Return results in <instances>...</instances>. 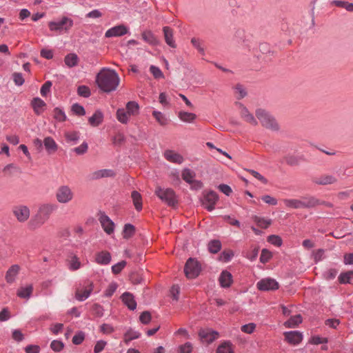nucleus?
<instances>
[{
	"instance_id": "54",
	"label": "nucleus",
	"mask_w": 353,
	"mask_h": 353,
	"mask_svg": "<svg viewBox=\"0 0 353 353\" xmlns=\"http://www.w3.org/2000/svg\"><path fill=\"white\" fill-rule=\"evenodd\" d=\"M234 90L237 94H239V96L237 97L238 99H241L244 98L247 95V92L244 87L240 84L238 83L234 87Z\"/></svg>"
},
{
	"instance_id": "28",
	"label": "nucleus",
	"mask_w": 353,
	"mask_h": 353,
	"mask_svg": "<svg viewBox=\"0 0 353 353\" xmlns=\"http://www.w3.org/2000/svg\"><path fill=\"white\" fill-rule=\"evenodd\" d=\"M126 112L129 116H135L139 113V105L135 101H130L126 103Z\"/></svg>"
},
{
	"instance_id": "12",
	"label": "nucleus",
	"mask_w": 353,
	"mask_h": 353,
	"mask_svg": "<svg viewBox=\"0 0 353 353\" xmlns=\"http://www.w3.org/2000/svg\"><path fill=\"white\" fill-rule=\"evenodd\" d=\"M218 200V195L216 192L211 191L208 192L203 201V204L208 211H212Z\"/></svg>"
},
{
	"instance_id": "27",
	"label": "nucleus",
	"mask_w": 353,
	"mask_h": 353,
	"mask_svg": "<svg viewBox=\"0 0 353 353\" xmlns=\"http://www.w3.org/2000/svg\"><path fill=\"white\" fill-rule=\"evenodd\" d=\"M92 175L93 179H98L103 177H112L115 175V172L110 169H104L96 171Z\"/></svg>"
},
{
	"instance_id": "30",
	"label": "nucleus",
	"mask_w": 353,
	"mask_h": 353,
	"mask_svg": "<svg viewBox=\"0 0 353 353\" xmlns=\"http://www.w3.org/2000/svg\"><path fill=\"white\" fill-rule=\"evenodd\" d=\"M19 271V266L17 265H12L6 272V279L8 283H12Z\"/></svg>"
},
{
	"instance_id": "23",
	"label": "nucleus",
	"mask_w": 353,
	"mask_h": 353,
	"mask_svg": "<svg viewBox=\"0 0 353 353\" xmlns=\"http://www.w3.org/2000/svg\"><path fill=\"white\" fill-rule=\"evenodd\" d=\"M336 181V179L330 175H323L313 179V182L318 185H330Z\"/></svg>"
},
{
	"instance_id": "60",
	"label": "nucleus",
	"mask_w": 353,
	"mask_h": 353,
	"mask_svg": "<svg viewBox=\"0 0 353 353\" xmlns=\"http://www.w3.org/2000/svg\"><path fill=\"white\" fill-rule=\"evenodd\" d=\"M140 321L143 324H148L151 321V314L149 312L145 311L141 313L139 317Z\"/></svg>"
},
{
	"instance_id": "52",
	"label": "nucleus",
	"mask_w": 353,
	"mask_h": 353,
	"mask_svg": "<svg viewBox=\"0 0 353 353\" xmlns=\"http://www.w3.org/2000/svg\"><path fill=\"white\" fill-rule=\"evenodd\" d=\"M127 263L125 261H121L112 266V271L114 274H118L125 267Z\"/></svg>"
},
{
	"instance_id": "22",
	"label": "nucleus",
	"mask_w": 353,
	"mask_h": 353,
	"mask_svg": "<svg viewBox=\"0 0 353 353\" xmlns=\"http://www.w3.org/2000/svg\"><path fill=\"white\" fill-rule=\"evenodd\" d=\"M56 210V205L51 203H43L39 208L38 212L49 219L50 214Z\"/></svg>"
},
{
	"instance_id": "1",
	"label": "nucleus",
	"mask_w": 353,
	"mask_h": 353,
	"mask_svg": "<svg viewBox=\"0 0 353 353\" xmlns=\"http://www.w3.org/2000/svg\"><path fill=\"white\" fill-rule=\"evenodd\" d=\"M103 72H100L96 77V83L100 90L104 92H111L114 91L120 82L118 74L114 70L103 69Z\"/></svg>"
},
{
	"instance_id": "3",
	"label": "nucleus",
	"mask_w": 353,
	"mask_h": 353,
	"mask_svg": "<svg viewBox=\"0 0 353 353\" xmlns=\"http://www.w3.org/2000/svg\"><path fill=\"white\" fill-rule=\"evenodd\" d=\"M74 196L72 190L66 185L59 186L55 192V198L58 203L67 204L71 202Z\"/></svg>"
},
{
	"instance_id": "24",
	"label": "nucleus",
	"mask_w": 353,
	"mask_h": 353,
	"mask_svg": "<svg viewBox=\"0 0 353 353\" xmlns=\"http://www.w3.org/2000/svg\"><path fill=\"white\" fill-rule=\"evenodd\" d=\"M111 261V255L107 251L98 252L95 256V261L100 265H108Z\"/></svg>"
},
{
	"instance_id": "42",
	"label": "nucleus",
	"mask_w": 353,
	"mask_h": 353,
	"mask_svg": "<svg viewBox=\"0 0 353 353\" xmlns=\"http://www.w3.org/2000/svg\"><path fill=\"white\" fill-rule=\"evenodd\" d=\"M221 248V243L219 240L211 241L208 243V250L211 253H217Z\"/></svg>"
},
{
	"instance_id": "16",
	"label": "nucleus",
	"mask_w": 353,
	"mask_h": 353,
	"mask_svg": "<svg viewBox=\"0 0 353 353\" xmlns=\"http://www.w3.org/2000/svg\"><path fill=\"white\" fill-rule=\"evenodd\" d=\"M285 340L293 345L299 343L303 339V336L301 332L297 331L286 332L284 333Z\"/></svg>"
},
{
	"instance_id": "46",
	"label": "nucleus",
	"mask_w": 353,
	"mask_h": 353,
	"mask_svg": "<svg viewBox=\"0 0 353 353\" xmlns=\"http://www.w3.org/2000/svg\"><path fill=\"white\" fill-rule=\"evenodd\" d=\"M12 79L17 86H21L25 82V79L21 72H14L12 74Z\"/></svg>"
},
{
	"instance_id": "20",
	"label": "nucleus",
	"mask_w": 353,
	"mask_h": 353,
	"mask_svg": "<svg viewBox=\"0 0 353 353\" xmlns=\"http://www.w3.org/2000/svg\"><path fill=\"white\" fill-rule=\"evenodd\" d=\"M103 113L101 110H97L93 114L89 117L88 123L92 127H97L103 121Z\"/></svg>"
},
{
	"instance_id": "64",
	"label": "nucleus",
	"mask_w": 353,
	"mask_h": 353,
	"mask_svg": "<svg viewBox=\"0 0 353 353\" xmlns=\"http://www.w3.org/2000/svg\"><path fill=\"white\" fill-rule=\"evenodd\" d=\"M40 55L41 57L50 60L53 58V52L52 50L43 48L40 52Z\"/></svg>"
},
{
	"instance_id": "45",
	"label": "nucleus",
	"mask_w": 353,
	"mask_h": 353,
	"mask_svg": "<svg viewBox=\"0 0 353 353\" xmlns=\"http://www.w3.org/2000/svg\"><path fill=\"white\" fill-rule=\"evenodd\" d=\"M77 93L79 96L84 98H88L91 95V91L87 85H79L77 88Z\"/></svg>"
},
{
	"instance_id": "62",
	"label": "nucleus",
	"mask_w": 353,
	"mask_h": 353,
	"mask_svg": "<svg viewBox=\"0 0 353 353\" xmlns=\"http://www.w3.org/2000/svg\"><path fill=\"white\" fill-rule=\"evenodd\" d=\"M50 347L55 352L61 351L63 347V343L57 340H54L51 342Z\"/></svg>"
},
{
	"instance_id": "36",
	"label": "nucleus",
	"mask_w": 353,
	"mask_h": 353,
	"mask_svg": "<svg viewBox=\"0 0 353 353\" xmlns=\"http://www.w3.org/2000/svg\"><path fill=\"white\" fill-rule=\"evenodd\" d=\"M216 353H234L233 345L230 341H224L219 345Z\"/></svg>"
},
{
	"instance_id": "44",
	"label": "nucleus",
	"mask_w": 353,
	"mask_h": 353,
	"mask_svg": "<svg viewBox=\"0 0 353 353\" xmlns=\"http://www.w3.org/2000/svg\"><path fill=\"white\" fill-rule=\"evenodd\" d=\"M339 280L341 283H350L353 280V272L349 271L347 272L341 274Z\"/></svg>"
},
{
	"instance_id": "2",
	"label": "nucleus",
	"mask_w": 353,
	"mask_h": 353,
	"mask_svg": "<svg viewBox=\"0 0 353 353\" xmlns=\"http://www.w3.org/2000/svg\"><path fill=\"white\" fill-rule=\"evenodd\" d=\"M256 116L264 128L274 132L279 130L278 123L270 112L263 109H258L256 111Z\"/></svg>"
},
{
	"instance_id": "34",
	"label": "nucleus",
	"mask_w": 353,
	"mask_h": 353,
	"mask_svg": "<svg viewBox=\"0 0 353 353\" xmlns=\"http://www.w3.org/2000/svg\"><path fill=\"white\" fill-rule=\"evenodd\" d=\"M33 291V287L32 285H29L26 287H21L17 291V296L20 298L28 299L31 296Z\"/></svg>"
},
{
	"instance_id": "48",
	"label": "nucleus",
	"mask_w": 353,
	"mask_h": 353,
	"mask_svg": "<svg viewBox=\"0 0 353 353\" xmlns=\"http://www.w3.org/2000/svg\"><path fill=\"white\" fill-rule=\"evenodd\" d=\"M81 267V262L77 256H72L69 262V268L72 270H77Z\"/></svg>"
},
{
	"instance_id": "32",
	"label": "nucleus",
	"mask_w": 353,
	"mask_h": 353,
	"mask_svg": "<svg viewBox=\"0 0 353 353\" xmlns=\"http://www.w3.org/2000/svg\"><path fill=\"white\" fill-rule=\"evenodd\" d=\"M252 219L257 226L263 229L268 228L272 223L270 219L258 216H253Z\"/></svg>"
},
{
	"instance_id": "15",
	"label": "nucleus",
	"mask_w": 353,
	"mask_h": 353,
	"mask_svg": "<svg viewBox=\"0 0 353 353\" xmlns=\"http://www.w3.org/2000/svg\"><path fill=\"white\" fill-rule=\"evenodd\" d=\"M195 174L194 172L189 169H184L182 172V178L187 183L191 184L194 183V187L196 188H201V183L199 181H194Z\"/></svg>"
},
{
	"instance_id": "5",
	"label": "nucleus",
	"mask_w": 353,
	"mask_h": 353,
	"mask_svg": "<svg viewBox=\"0 0 353 353\" xmlns=\"http://www.w3.org/2000/svg\"><path fill=\"white\" fill-rule=\"evenodd\" d=\"M12 213L19 223L28 221L30 216V208L24 204H17L12 207Z\"/></svg>"
},
{
	"instance_id": "26",
	"label": "nucleus",
	"mask_w": 353,
	"mask_h": 353,
	"mask_svg": "<svg viewBox=\"0 0 353 353\" xmlns=\"http://www.w3.org/2000/svg\"><path fill=\"white\" fill-rule=\"evenodd\" d=\"M219 282L222 287L228 288L232 282V276L228 271H223L220 275Z\"/></svg>"
},
{
	"instance_id": "56",
	"label": "nucleus",
	"mask_w": 353,
	"mask_h": 353,
	"mask_svg": "<svg viewBox=\"0 0 353 353\" xmlns=\"http://www.w3.org/2000/svg\"><path fill=\"white\" fill-rule=\"evenodd\" d=\"M150 72L152 74L155 79H159L163 77V74L160 68L155 65H150Z\"/></svg>"
},
{
	"instance_id": "47",
	"label": "nucleus",
	"mask_w": 353,
	"mask_h": 353,
	"mask_svg": "<svg viewBox=\"0 0 353 353\" xmlns=\"http://www.w3.org/2000/svg\"><path fill=\"white\" fill-rule=\"evenodd\" d=\"M72 111L77 116H83L85 114V110L84 107L79 103H74L72 105Z\"/></svg>"
},
{
	"instance_id": "40",
	"label": "nucleus",
	"mask_w": 353,
	"mask_h": 353,
	"mask_svg": "<svg viewBox=\"0 0 353 353\" xmlns=\"http://www.w3.org/2000/svg\"><path fill=\"white\" fill-rule=\"evenodd\" d=\"M131 196L135 208L139 211L141 210L142 209V199L141 194L137 191H133Z\"/></svg>"
},
{
	"instance_id": "63",
	"label": "nucleus",
	"mask_w": 353,
	"mask_h": 353,
	"mask_svg": "<svg viewBox=\"0 0 353 353\" xmlns=\"http://www.w3.org/2000/svg\"><path fill=\"white\" fill-rule=\"evenodd\" d=\"M261 200L265 203L271 205H276L277 204V199L271 196L270 195H264L261 197Z\"/></svg>"
},
{
	"instance_id": "57",
	"label": "nucleus",
	"mask_w": 353,
	"mask_h": 353,
	"mask_svg": "<svg viewBox=\"0 0 353 353\" xmlns=\"http://www.w3.org/2000/svg\"><path fill=\"white\" fill-rule=\"evenodd\" d=\"M271 257H272L271 252L265 249H263L261 251V256H260V261L263 263H265L268 261H269V260L271 259Z\"/></svg>"
},
{
	"instance_id": "37",
	"label": "nucleus",
	"mask_w": 353,
	"mask_h": 353,
	"mask_svg": "<svg viewBox=\"0 0 353 353\" xmlns=\"http://www.w3.org/2000/svg\"><path fill=\"white\" fill-rule=\"evenodd\" d=\"M302 322V317L301 315H295L284 323V326L288 328L295 327Z\"/></svg>"
},
{
	"instance_id": "18",
	"label": "nucleus",
	"mask_w": 353,
	"mask_h": 353,
	"mask_svg": "<svg viewBox=\"0 0 353 353\" xmlns=\"http://www.w3.org/2000/svg\"><path fill=\"white\" fill-rule=\"evenodd\" d=\"M99 221L102 228L107 234H110L114 232V224L108 216L105 214L101 215Z\"/></svg>"
},
{
	"instance_id": "8",
	"label": "nucleus",
	"mask_w": 353,
	"mask_h": 353,
	"mask_svg": "<svg viewBox=\"0 0 353 353\" xmlns=\"http://www.w3.org/2000/svg\"><path fill=\"white\" fill-rule=\"evenodd\" d=\"M256 287L261 291L275 290L279 288V283L274 279L265 278L260 280Z\"/></svg>"
},
{
	"instance_id": "29",
	"label": "nucleus",
	"mask_w": 353,
	"mask_h": 353,
	"mask_svg": "<svg viewBox=\"0 0 353 353\" xmlns=\"http://www.w3.org/2000/svg\"><path fill=\"white\" fill-rule=\"evenodd\" d=\"M64 63L68 68H73L78 65L79 57L75 53H69L64 58Z\"/></svg>"
},
{
	"instance_id": "39",
	"label": "nucleus",
	"mask_w": 353,
	"mask_h": 353,
	"mask_svg": "<svg viewBox=\"0 0 353 353\" xmlns=\"http://www.w3.org/2000/svg\"><path fill=\"white\" fill-rule=\"evenodd\" d=\"M117 119L120 123L123 124H127L128 123L129 119L128 114L126 110L123 108H119L117 110Z\"/></svg>"
},
{
	"instance_id": "55",
	"label": "nucleus",
	"mask_w": 353,
	"mask_h": 353,
	"mask_svg": "<svg viewBox=\"0 0 353 353\" xmlns=\"http://www.w3.org/2000/svg\"><path fill=\"white\" fill-rule=\"evenodd\" d=\"M52 83L50 81H46L41 88L40 93L43 97L47 96L50 91Z\"/></svg>"
},
{
	"instance_id": "11",
	"label": "nucleus",
	"mask_w": 353,
	"mask_h": 353,
	"mask_svg": "<svg viewBox=\"0 0 353 353\" xmlns=\"http://www.w3.org/2000/svg\"><path fill=\"white\" fill-rule=\"evenodd\" d=\"M48 220V219L45 216L41 214L39 212H37L28 222V228L31 230H34L41 227Z\"/></svg>"
},
{
	"instance_id": "7",
	"label": "nucleus",
	"mask_w": 353,
	"mask_h": 353,
	"mask_svg": "<svg viewBox=\"0 0 353 353\" xmlns=\"http://www.w3.org/2000/svg\"><path fill=\"white\" fill-rule=\"evenodd\" d=\"M184 272L187 278L194 279L201 272V265L196 260L190 258L185 265Z\"/></svg>"
},
{
	"instance_id": "58",
	"label": "nucleus",
	"mask_w": 353,
	"mask_h": 353,
	"mask_svg": "<svg viewBox=\"0 0 353 353\" xmlns=\"http://www.w3.org/2000/svg\"><path fill=\"white\" fill-rule=\"evenodd\" d=\"M192 350V345L190 342H187L183 345H181L179 347V353H191Z\"/></svg>"
},
{
	"instance_id": "41",
	"label": "nucleus",
	"mask_w": 353,
	"mask_h": 353,
	"mask_svg": "<svg viewBox=\"0 0 353 353\" xmlns=\"http://www.w3.org/2000/svg\"><path fill=\"white\" fill-rule=\"evenodd\" d=\"M54 118L58 121L63 122L66 120L67 117L63 108L57 107L54 109Z\"/></svg>"
},
{
	"instance_id": "49",
	"label": "nucleus",
	"mask_w": 353,
	"mask_h": 353,
	"mask_svg": "<svg viewBox=\"0 0 353 353\" xmlns=\"http://www.w3.org/2000/svg\"><path fill=\"white\" fill-rule=\"evenodd\" d=\"M65 139L68 142H71L74 144L77 143L79 139V132H68L65 134Z\"/></svg>"
},
{
	"instance_id": "43",
	"label": "nucleus",
	"mask_w": 353,
	"mask_h": 353,
	"mask_svg": "<svg viewBox=\"0 0 353 353\" xmlns=\"http://www.w3.org/2000/svg\"><path fill=\"white\" fill-rule=\"evenodd\" d=\"M140 333L133 330H129L126 332V333L124 335V341L126 343H128L129 341L138 339L140 336Z\"/></svg>"
},
{
	"instance_id": "9",
	"label": "nucleus",
	"mask_w": 353,
	"mask_h": 353,
	"mask_svg": "<svg viewBox=\"0 0 353 353\" xmlns=\"http://www.w3.org/2000/svg\"><path fill=\"white\" fill-rule=\"evenodd\" d=\"M128 32V28L123 24H121L108 29L105 33V37L106 38L121 37L126 34Z\"/></svg>"
},
{
	"instance_id": "51",
	"label": "nucleus",
	"mask_w": 353,
	"mask_h": 353,
	"mask_svg": "<svg viewBox=\"0 0 353 353\" xmlns=\"http://www.w3.org/2000/svg\"><path fill=\"white\" fill-rule=\"evenodd\" d=\"M134 233V227L131 224H126L123 230V237L130 238Z\"/></svg>"
},
{
	"instance_id": "4",
	"label": "nucleus",
	"mask_w": 353,
	"mask_h": 353,
	"mask_svg": "<svg viewBox=\"0 0 353 353\" xmlns=\"http://www.w3.org/2000/svg\"><path fill=\"white\" fill-rule=\"evenodd\" d=\"M155 194L170 206H175L177 203L175 193L174 190L170 188L163 189L157 187L155 190Z\"/></svg>"
},
{
	"instance_id": "53",
	"label": "nucleus",
	"mask_w": 353,
	"mask_h": 353,
	"mask_svg": "<svg viewBox=\"0 0 353 353\" xmlns=\"http://www.w3.org/2000/svg\"><path fill=\"white\" fill-rule=\"evenodd\" d=\"M234 256V252L232 250H228L223 251L220 255V260L224 262L229 261Z\"/></svg>"
},
{
	"instance_id": "19",
	"label": "nucleus",
	"mask_w": 353,
	"mask_h": 353,
	"mask_svg": "<svg viewBox=\"0 0 353 353\" xmlns=\"http://www.w3.org/2000/svg\"><path fill=\"white\" fill-rule=\"evenodd\" d=\"M163 32L164 34L165 41L170 48H175L176 44L174 39L173 30L169 26H164L163 28Z\"/></svg>"
},
{
	"instance_id": "61",
	"label": "nucleus",
	"mask_w": 353,
	"mask_h": 353,
	"mask_svg": "<svg viewBox=\"0 0 353 353\" xmlns=\"http://www.w3.org/2000/svg\"><path fill=\"white\" fill-rule=\"evenodd\" d=\"M256 327V325L253 323H250L246 325H244L241 327V330L242 332L247 334H252Z\"/></svg>"
},
{
	"instance_id": "35",
	"label": "nucleus",
	"mask_w": 353,
	"mask_h": 353,
	"mask_svg": "<svg viewBox=\"0 0 353 353\" xmlns=\"http://www.w3.org/2000/svg\"><path fill=\"white\" fill-rule=\"evenodd\" d=\"M178 117L182 121L186 123H192L196 118V116L194 113L188 112L185 111H180L178 114Z\"/></svg>"
},
{
	"instance_id": "25",
	"label": "nucleus",
	"mask_w": 353,
	"mask_h": 353,
	"mask_svg": "<svg viewBox=\"0 0 353 353\" xmlns=\"http://www.w3.org/2000/svg\"><path fill=\"white\" fill-rule=\"evenodd\" d=\"M121 298L124 304L127 305L130 310H134L136 309L137 303L134 301V296L132 294L129 292H125L123 294Z\"/></svg>"
},
{
	"instance_id": "6",
	"label": "nucleus",
	"mask_w": 353,
	"mask_h": 353,
	"mask_svg": "<svg viewBox=\"0 0 353 353\" xmlns=\"http://www.w3.org/2000/svg\"><path fill=\"white\" fill-rule=\"evenodd\" d=\"M73 24L72 19L68 17H63L59 21H50L48 27L51 31L61 32L63 30L68 31L73 26Z\"/></svg>"
},
{
	"instance_id": "38",
	"label": "nucleus",
	"mask_w": 353,
	"mask_h": 353,
	"mask_svg": "<svg viewBox=\"0 0 353 353\" xmlns=\"http://www.w3.org/2000/svg\"><path fill=\"white\" fill-rule=\"evenodd\" d=\"M152 116L155 118L156 121L162 126L166 125L168 123V119L160 111L154 110L152 112Z\"/></svg>"
},
{
	"instance_id": "50",
	"label": "nucleus",
	"mask_w": 353,
	"mask_h": 353,
	"mask_svg": "<svg viewBox=\"0 0 353 353\" xmlns=\"http://www.w3.org/2000/svg\"><path fill=\"white\" fill-rule=\"evenodd\" d=\"M202 41L198 38L193 37L191 39L192 46L201 54H205V50L201 45Z\"/></svg>"
},
{
	"instance_id": "33",
	"label": "nucleus",
	"mask_w": 353,
	"mask_h": 353,
	"mask_svg": "<svg viewBox=\"0 0 353 353\" xmlns=\"http://www.w3.org/2000/svg\"><path fill=\"white\" fill-rule=\"evenodd\" d=\"M43 145L48 152H55L57 151V145L54 139L50 137L44 139Z\"/></svg>"
},
{
	"instance_id": "10",
	"label": "nucleus",
	"mask_w": 353,
	"mask_h": 353,
	"mask_svg": "<svg viewBox=\"0 0 353 353\" xmlns=\"http://www.w3.org/2000/svg\"><path fill=\"white\" fill-rule=\"evenodd\" d=\"M92 290L93 284L88 282L85 286L79 287L77 289L75 297L78 301H83L89 297Z\"/></svg>"
},
{
	"instance_id": "21",
	"label": "nucleus",
	"mask_w": 353,
	"mask_h": 353,
	"mask_svg": "<svg viewBox=\"0 0 353 353\" xmlns=\"http://www.w3.org/2000/svg\"><path fill=\"white\" fill-rule=\"evenodd\" d=\"M31 106L37 115H40L46 106V102L39 97H34L31 101Z\"/></svg>"
},
{
	"instance_id": "13",
	"label": "nucleus",
	"mask_w": 353,
	"mask_h": 353,
	"mask_svg": "<svg viewBox=\"0 0 353 353\" xmlns=\"http://www.w3.org/2000/svg\"><path fill=\"white\" fill-rule=\"evenodd\" d=\"M199 336L202 340L210 343L219 337V333L209 328L201 329L199 332Z\"/></svg>"
},
{
	"instance_id": "59",
	"label": "nucleus",
	"mask_w": 353,
	"mask_h": 353,
	"mask_svg": "<svg viewBox=\"0 0 353 353\" xmlns=\"http://www.w3.org/2000/svg\"><path fill=\"white\" fill-rule=\"evenodd\" d=\"M268 242L276 246H280L282 244V239L276 235H270L268 236Z\"/></svg>"
},
{
	"instance_id": "14",
	"label": "nucleus",
	"mask_w": 353,
	"mask_h": 353,
	"mask_svg": "<svg viewBox=\"0 0 353 353\" xmlns=\"http://www.w3.org/2000/svg\"><path fill=\"white\" fill-rule=\"evenodd\" d=\"M303 208H314L319 205H325L331 207L332 204L325 201H320L314 197H303L302 199Z\"/></svg>"
},
{
	"instance_id": "17",
	"label": "nucleus",
	"mask_w": 353,
	"mask_h": 353,
	"mask_svg": "<svg viewBox=\"0 0 353 353\" xmlns=\"http://www.w3.org/2000/svg\"><path fill=\"white\" fill-rule=\"evenodd\" d=\"M142 39L150 46H156L159 44V41L151 30H144L141 33Z\"/></svg>"
},
{
	"instance_id": "31",
	"label": "nucleus",
	"mask_w": 353,
	"mask_h": 353,
	"mask_svg": "<svg viewBox=\"0 0 353 353\" xmlns=\"http://www.w3.org/2000/svg\"><path fill=\"white\" fill-rule=\"evenodd\" d=\"M283 201L287 208L292 209L303 208L302 199H285Z\"/></svg>"
}]
</instances>
